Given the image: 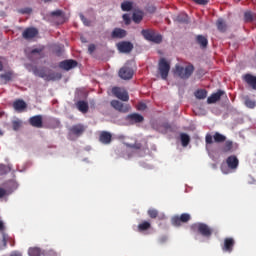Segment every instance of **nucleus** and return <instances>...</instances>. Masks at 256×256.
Listing matches in <instances>:
<instances>
[{"mask_svg": "<svg viewBox=\"0 0 256 256\" xmlns=\"http://www.w3.org/2000/svg\"><path fill=\"white\" fill-rule=\"evenodd\" d=\"M112 94L114 97H117V99H120V101H129V93L121 87H113Z\"/></svg>", "mask_w": 256, "mask_h": 256, "instance_id": "nucleus-10", "label": "nucleus"}, {"mask_svg": "<svg viewBox=\"0 0 256 256\" xmlns=\"http://www.w3.org/2000/svg\"><path fill=\"white\" fill-rule=\"evenodd\" d=\"M110 105L116 109V111H120V113H128L129 109H131V106L124 105L123 103L119 102V100H112Z\"/></svg>", "mask_w": 256, "mask_h": 256, "instance_id": "nucleus-14", "label": "nucleus"}, {"mask_svg": "<svg viewBox=\"0 0 256 256\" xmlns=\"http://www.w3.org/2000/svg\"><path fill=\"white\" fill-rule=\"evenodd\" d=\"M5 195H7V190L4 188H0V199H3Z\"/></svg>", "mask_w": 256, "mask_h": 256, "instance_id": "nucleus-50", "label": "nucleus"}, {"mask_svg": "<svg viewBox=\"0 0 256 256\" xmlns=\"http://www.w3.org/2000/svg\"><path fill=\"white\" fill-rule=\"evenodd\" d=\"M43 49H44V48H36V49H33V50L30 52L31 57H33V55H38V59H42V57L45 56V55L43 54Z\"/></svg>", "mask_w": 256, "mask_h": 256, "instance_id": "nucleus-35", "label": "nucleus"}, {"mask_svg": "<svg viewBox=\"0 0 256 256\" xmlns=\"http://www.w3.org/2000/svg\"><path fill=\"white\" fill-rule=\"evenodd\" d=\"M11 241V236L3 233L2 234V243H3V249H7V243Z\"/></svg>", "mask_w": 256, "mask_h": 256, "instance_id": "nucleus-39", "label": "nucleus"}, {"mask_svg": "<svg viewBox=\"0 0 256 256\" xmlns=\"http://www.w3.org/2000/svg\"><path fill=\"white\" fill-rule=\"evenodd\" d=\"M139 111H145L147 109V104L141 103L138 106Z\"/></svg>", "mask_w": 256, "mask_h": 256, "instance_id": "nucleus-49", "label": "nucleus"}, {"mask_svg": "<svg viewBox=\"0 0 256 256\" xmlns=\"http://www.w3.org/2000/svg\"><path fill=\"white\" fill-rule=\"evenodd\" d=\"M61 125V122L55 118L48 119V124L45 126L46 129H57Z\"/></svg>", "mask_w": 256, "mask_h": 256, "instance_id": "nucleus-27", "label": "nucleus"}, {"mask_svg": "<svg viewBox=\"0 0 256 256\" xmlns=\"http://www.w3.org/2000/svg\"><path fill=\"white\" fill-rule=\"evenodd\" d=\"M242 79L245 83H247V85H249V87H251L252 89H254V91H256V76H254L253 74L247 73L242 76Z\"/></svg>", "mask_w": 256, "mask_h": 256, "instance_id": "nucleus-19", "label": "nucleus"}, {"mask_svg": "<svg viewBox=\"0 0 256 256\" xmlns=\"http://www.w3.org/2000/svg\"><path fill=\"white\" fill-rule=\"evenodd\" d=\"M216 27L218 31H221V33H225L227 31V24L225 23V20H223V18H219L217 20Z\"/></svg>", "mask_w": 256, "mask_h": 256, "instance_id": "nucleus-28", "label": "nucleus"}, {"mask_svg": "<svg viewBox=\"0 0 256 256\" xmlns=\"http://www.w3.org/2000/svg\"><path fill=\"white\" fill-rule=\"evenodd\" d=\"M63 75L59 72H50L46 75V81H59Z\"/></svg>", "mask_w": 256, "mask_h": 256, "instance_id": "nucleus-26", "label": "nucleus"}, {"mask_svg": "<svg viewBox=\"0 0 256 256\" xmlns=\"http://www.w3.org/2000/svg\"><path fill=\"white\" fill-rule=\"evenodd\" d=\"M141 34L143 35L144 39L151 41L152 43L159 44L161 41H163V36H161V34L155 33L153 30L143 29Z\"/></svg>", "mask_w": 256, "mask_h": 256, "instance_id": "nucleus-6", "label": "nucleus"}, {"mask_svg": "<svg viewBox=\"0 0 256 256\" xmlns=\"http://www.w3.org/2000/svg\"><path fill=\"white\" fill-rule=\"evenodd\" d=\"M158 70L161 79L165 81L169 77V71H171V64H169V62H167L165 58H161L158 63Z\"/></svg>", "mask_w": 256, "mask_h": 256, "instance_id": "nucleus-5", "label": "nucleus"}, {"mask_svg": "<svg viewBox=\"0 0 256 256\" xmlns=\"http://www.w3.org/2000/svg\"><path fill=\"white\" fill-rule=\"evenodd\" d=\"M13 108L15 109V111H18V113H23V111H25V109H27V103H25L21 99H18L16 101H14Z\"/></svg>", "mask_w": 256, "mask_h": 256, "instance_id": "nucleus-23", "label": "nucleus"}, {"mask_svg": "<svg viewBox=\"0 0 256 256\" xmlns=\"http://www.w3.org/2000/svg\"><path fill=\"white\" fill-rule=\"evenodd\" d=\"M237 150V144L233 140H226L220 147L219 151L221 155H228Z\"/></svg>", "mask_w": 256, "mask_h": 256, "instance_id": "nucleus-8", "label": "nucleus"}, {"mask_svg": "<svg viewBox=\"0 0 256 256\" xmlns=\"http://www.w3.org/2000/svg\"><path fill=\"white\" fill-rule=\"evenodd\" d=\"M122 19L125 25H131V16L129 14H123Z\"/></svg>", "mask_w": 256, "mask_h": 256, "instance_id": "nucleus-46", "label": "nucleus"}, {"mask_svg": "<svg viewBox=\"0 0 256 256\" xmlns=\"http://www.w3.org/2000/svg\"><path fill=\"white\" fill-rule=\"evenodd\" d=\"M221 247L224 253H233V249L235 248V239L231 237L225 238Z\"/></svg>", "mask_w": 256, "mask_h": 256, "instance_id": "nucleus-12", "label": "nucleus"}, {"mask_svg": "<svg viewBox=\"0 0 256 256\" xmlns=\"http://www.w3.org/2000/svg\"><path fill=\"white\" fill-rule=\"evenodd\" d=\"M180 139H181L182 147H187V145L191 143V137H189L188 134L182 133L180 135Z\"/></svg>", "mask_w": 256, "mask_h": 256, "instance_id": "nucleus-32", "label": "nucleus"}, {"mask_svg": "<svg viewBox=\"0 0 256 256\" xmlns=\"http://www.w3.org/2000/svg\"><path fill=\"white\" fill-rule=\"evenodd\" d=\"M8 243H10L11 247H15V240L13 238H11Z\"/></svg>", "mask_w": 256, "mask_h": 256, "instance_id": "nucleus-53", "label": "nucleus"}, {"mask_svg": "<svg viewBox=\"0 0 256 256\" xmlns=\"http://www.w3.org/2000/svg\"><path fill=\"white\" fill-rule=\"evenodd\" d=\"M60 69H64V71H71V69H75L77 67L76 60H64L59 64Z\"/></svg>", "mask_w": 256, "mask_h": 256, "instance_id": "nucleus-18", "label": "nucleus"}, {"mask_svg": "<svg viewBox=\"0 0 256 256\" xmlns=\"http://www.w3.org/2000/svg\"><path fill=\"white\" fill-rule=\"evenodd\" d=\"M176 21L178 23H187V15L186 14H180L176 17Z\"/></svg>", "mask_w": 256, "mask_h": 256, "instance_id": "nucleus-43", "label": "nucleus"}, {"mask_svg": "<svg viewBox=\"0 0 256 256\" xmlns=\"http://www.w3.org/2000/svg\"><path fill=\"white\" fill-rule=\"evenodd\" d=\"M18 13H20L21 15H31V13H33V9H31L30 7L21 8L18 10Z\"/></svg>", "mask_w": 256, "mask_h": 256, "instance_id": "nucleus-40", "label": "nucleus"}, {"mask_svg": "<svg viewBox=\"0 0 256 256\" xmlns=\"http://www.w3.org/2000/svg\"><path fill=\"white\" fill-rule=\"evenodd\" d=\"M80 19L86 27H91V20L87 19L83 14H80Z\"/></svg>", "mask_w": 256, "mask_h": 256, "instance_id": "nucleus-44", "label": "nucleus"}, {"mask_svg": "<svg viewBox=\"0 0 256 256\" xmlns=\"http://www.w3.org/2000/svg\"><path fill=\"white\" fill-rule=\"evenodd\" d=\"M189 221H191V215L187 213H183L180 216H174L171 219V223L174 227H181V223H189Z\"/></svg>", "mask_w": 256, "mask_h": 256, "instance_id": "nucleus-9", "label": "nucleus"}, {"mask_svg": "<svg viewBox=\"0 0 256 256\" xmlns=\"http://www.w3.org/2000/svg\"><path fill=\"white\" fill-rule=\"evenodd\" d=\"M87 128L83 124H75L69 128L68 139L75 141L74 137H81Z\"/></svg>", "mask_w": 256, "mask_h": 256, "instance_id": "nucleus-4", "label": "nucleus"}, {"mask_svg": "<svg viewBox=\"0 0 256 256\" xmlns=\"http://www.w3.org/2000/svg\"><path fill=\"white\" fill-rule=\"evenodd\" d=\"M0 135H3V131L0 130Z\"/></svg>", "mask_w": 256, "mask_h": 256, "instance_id": "nucleus-58", "label": "nucleus"}, {"mask_svg": "<svg viewBox=\"0 0 256 256\" xmlns=\"http://www.w3.org/2000/svg\"><path fill=\"white\" fill-rule=\"evenodd\" d=\"M62 14H63V12L61 10L52 12V15H55L56 17H61Z\"/></svg>", "mask_w": 256, "mask_h": 256, "instance_id": "nucleus-51", "label": "nucleus"}, {"mask_svg": "<svg viewBox=\"0 0 256 256\" xmlns=\"http://www.w3.org/2000/svg\"><path fill=\"white\" fill-rule=\"evenodd\" d=\"M226 165H221V171L224 175H229L231 171H237V168L239 167V158L235 155H230L226 159Z\"/></svg>", "mask_w": 256, "mask_h": 256, "instance_id": "nucleus-2", "label": "nucleus"}, {"mask_svg": "<svg viewBox=\"0 0 256 256\" xmlns=\"http://www.w3.org/2000/svg\"><path fill=\"white\" fill-rule=\"evenodd\" d=\"M33 73H34V75H36V77H40L41 79L46 81V79H47V72H45V69L35 68L33 70Z\"/></svg>", "mask_w": 256, "mask_h": 256, "instance_id": "nucleus-30", "label": "nucleus"}, {"mask_svg": "<svg viewBox=\"0 0 256 256\" xmlns=\"http://www.w3.org/2000/svg\"><path fill=\"white\" fill-rule=\"evenodd\" d=\"M111 37L112 39H125V37H127V31L122 28H114Z\"/></svg>", "mask_w": 256, "mask_h": 256, "instance_id": "nucleus-21", "label": "nucleus"}, {"mask_svg": "<svg viewBox=\"0 0 256 256\" xmlns=\"http://www.w3.org/2000/svg\"><path fill=\"white\" fill-rule=\"evenodd\" d=\"M122 11H131L133 9V3L130 1H124L121 4Z\"/></svg>", "mask_w": 256, "mask_h": 256, "instance_id": "nucleus-36", "label": "nucleus"}, {"mask_svg": "<svg viewBox=\"0 0 256 256\" xmlns=\"http://www.w3.org/2000/svg\"><path fill=\"white\" fill-rule=\"evenodd\" d=\"M76 108L78 111H80V113H89V103L87 101L79 100L76 103Z\"/></svg>", "mask_w": 256, "mask_h": 256, "instance_id": "nucleus-24", "label": "nucleus"}, {"mask_svg": "<svg viewBox=\"0 0 256 256\" xmlns=\"http://www.w3.org/2000/svg\"><path fill=\"white\" fill-rule=\"evenodd\" d=\"M195 72V66L193 64H188L186 67L176 64L174 68V75H177L180 79L187 80Z\"/></svg>", "mask_w": 256, "mask_h": 256, "instance_id": "nucleus-1", "label": "nucleus"}, {"mask_svg": "<svg viewBox=\"0 0 256 256\" xmlns=\"http://www.w3.org/2000/svg\"><path fill=\"white\" fill-rule=\"evenodd\" d=\"M29 256H41V250L39 248L29 249Z\"/></svg>", "mask_w": 256, "mask_h": 256, "instance_id": "nucleus-42", "label": "nucleus"}, {"mask_svg": "<svg viewBox=\"0 0 256 256\" xmlns=\"http://www.w3.org/2000/svg\"><path fill=\"white\" fill-rule=\"evenodd\" d=\"M11 169L5 165V164H0V175H7Z\"/></svg>", "mask_w": 256, "mask_h": 256, "instance_id": "nucleus-41", "label": "nucleus"}, {"mask_svg": "<svg viewBox=\"0 0 256 256\" xmlns=\"http://www.w3.org/2000/svg\"><path fill=\"white\" fill-rule=\"evenodd\" d=\"M131 147H133L134 149H141V147L139 146H131Z\"/></svg>", "mask_w": 256, "mask_h": 256, "instance_id": "nucleus-57", "label": "nucleus"}, {"mask_svg": "<svg viewBox=\"0 0 256 256\" xmlns=\"http://www.w3.org/2000/svg\"><path fill=\"white\" fill-rule=\"evenodd\" d=\"M29 124L32 127H36V129L43 128V116L42 115H36V116L30 117Z\"/></svg>", "mask_w": 256, "mask_h": 256, "instance_id": "nucleus-16", "label": "nucleus"}, {"mask_svg": "<svg viewBox=\"0 0 256 256\" xmlns=\"http://www.w3.org/2000/svg\"><path fill=\"white\" fill-rule=\"evenodd\" d=\"M44 3H51V0H42Z\"/></svg>", "mask_w": 256, "mask_h": 256, "instance_id": "nucleus-56", "label": "nucleus"}, {"mask_svg": "<svg viewBox=\"0 0 256 256\" xmlns=\"http://www.w3.org/2000/svg\"><path fill=\"white\" fill-rule=\"evenodd\" d=\"M244 105L248 108V109H255L256 107V101L249 98V96H245L244 97Z\"/></svg>", "mask_w": 256, "mask_h": 256, "instance_id": "nucleus-29", "label": "nucleus"}, {"mask_svg": "<svg viewBox=\"0 0 256 256\" xmlns=\"http://www.w3.org/2000/svg\"><path fill=\"white\" fill-rule=\"evenodd\" d=\"M213 139H214V143H225L227 140V136L219 132H215L213 136L211 134H206L205 136L206 147L207 145H213Z\"/></svg>", "mask_w": 256, "mask_h": 256, "instance_id": "nucleus-7", "label": "nucleus"}, {"mask_svg": "<svg viewBox=\"0 0 256 256\" xmlns=\"http://www.w3.org/2000/svg\"><path fill=\"white\" fill-rule=\"evenodd\" d=\"M147 213L150 219H157L159 217V211L157 209L150 208Z\"/></svg>", "mask_w": 256, "mask_h": 256, "instance_id": "nucleus-37", "label": "nucleus"}, {"mask_svg": "<svg viewBox=\"0 0 256 256\" xmlns=\"http://www.w3.org/2000/svg\"><path fill=\"white\" fill-rule=\"evenodd\" d=\"M133 69L129 66H124L119 70V77L124 80L133 79Z\"/></svg>", "mask_w": 256, "mask_h": 256, "instance_id": "nucleus-15", "label": "nucleus"}, {"mask_svg": "<svg viewBox=\"0 0 256 256\" xmlns=\"http://www.w3.org/2000/svg\"><path fill=\"white\" fill-rule=\"evenodd\" d=\"M196 5H207L209 3V0H193Z\"/></svg>", "mask_w": 256, "mask_h": 256, "instance_id": "nucleus-48", "label": "nucleus"}, {"mask_svg": "<svg viewBox=\"0 0 256 256\" xmlns=\"http://www.w3.org/2000/svg\"><path fill=\"white\" fill-rule=\"evenodd\" d=\"M196 43L200 46L201 49H207V46L209 45V40L203 35H197Z\"/></svg>", "mask_w": 256, "mask_h": 256, "instance_id": "nucleus-25", "label": "nucleus"}, {"mask_svg": "<svg viewBox=\"0 0 256 256\" xmlns=\"http://www.w3.org/2000/svg\"><path fill=\"white\" fill-rule=\"evenodd\" d=\"M5 229V224H3V221H0V231H3Z\"/></svg>", "mask_w": 256, "mask_h": 256, "instance_id": "nucleus-54", "label": "nucleus"}, {"mask_svg": "<svg viewBox=\"0 0 256 256\" xmlns=\"http://www.w3.org/2000/svg\"><path fill=\"white\" fill-rule=\"evenodd\" d=\"M12 128H13L14 131H19V129H21V122L13 121L12 122Z\"/></svg>", "mask_w": 256, "mask_h": 256, "instance_id": "nucleus-47", "label": "nucleus"}, {"mask_svg": "<svg viewBox=\"0 0 256 256\" xmlns=\"http://www.w3.org/2000/svg\"><path fill=\"white\" fill-rule=\"evenodd\" d=\"M119 53H131L133 51V43L129 41H122L116 45Z\"/></svg>", "mask_w": 256, "mask_h": 256, "instance_id": "nucleus-13", "label": "nucleus"}, {"mask_svg": "<svg viewBox=\"0 0 256 256\" xmlns=\"http://www.w3.org/2000/svg\"><path fill=\"white\" fill-rule=\"evenodd\" d=\"M125 121H127L129 125H135L137 123H143V121H145V118L139 113H132L125 117Z\"/></svg>", "mask_w": 256, "mask_h": 256, "instance_id": "nucleus-11", "label": "nucleus"}, {"mask_svg": "<svg viewBox=\"0 0 256 256\" xmlns=\"http://www.w3.org/2000/svg\"><path fill=\"white\" fill-rule=\"evenodd\" d=\"M151 227V222L149 221H143L138 225V231L140 233H143V231H149V228Z\"/></svg>", "mask_w": 256, "mask_h": 256, "instance_id": "nucleus-31", "label": "nucleus"}, {"mask_svg": "<svg viewBox=\"0 0 256 256\" xmlns=\"http://www.w3.org/2000/svg\"><path fill=\"white\" fill-rule=\"evenodd\" d=\"M37 35H39V30L33 27L26 28L22 33L23 39H34Z\"/></svg>", "mask_w": 256, "mask_h": 256, "instance_id": "nucleus-17", "label": "nucleus"}, {"mask_svg": "<svg viewBox=\"0 0 256 256\" xmlns=\"http://www.w3.org/2000/svg\"><path fill=\"white\" fill-rule=\"evenodd\" d=\"M112 139H113V136L111 135V133H109L107 131L101 132V134L99 136V141H100V143H103V145H109L111 143Z\"/></svg>", "mask_w": 256, "mask_h": 256, "instance_id": "nucleus-22", "label": "nucleus"}, {"mask_svg": "<svg viewBox=\"0 0 256 256\" xmlns=\"http://www.w3.org/2000/svg\"><path fill=\"white\" fill-rule=\"evenodd\" d=\"M225 95V91L218 90L216 93H213L211 96L207 98L208 105H213V103H217V101L221 100V97Z\"/></svg>", "mask_w": 256, "mask_h": 256, "instance_id": "nucleus-20", "label": "nucleus"}, {"mask_svg": "<svg viewBox=\"0 0 256 256\" xmlns=\"http://www.w3.org/2000/svg\"><path fill=\"white\" fill-rule=\"evenodd\" d=\"M132 19L134 23H139L140 21H143V12L141 11L134 12Z\"/></svg>", "mask_w": 256, "mask_h": 256, "instance_id": "nucleus-34", "label": "nucleus"}, {"mask_svg": "<svg viewBox=\"0 0 256 256\" xmlns=\"http://www.w3.org/2000/svg\"><path fill=\"white\" fill-rule=\"evenodd\" d=\"M244 19L247 23H251V21H253V14H251V12H246L244 14Z\"/></svg>", "mask_w": 256, "mask_h": 256, "instance_id": "nucleus-45", "label": "nucleus"}, {"mask_svg": "<svg viewBox=\"0 0 256 256\" xmlns=\"http://www.w3.org/2000/svg\"><path fill=\"white\" fill-rule=\"evenodd\" d=\"M12 78H13V73L11 72H6L0 75V79H3L5 83H8V81H11Z\"/></svg>", "mask_w": 256, "mask_h": 256, "instance_id": "nucleus-38", "label": "nucleus"}, {"mask_svg": "<svg viewBox=\"0 0 256 256\" xmlns=\"http://www.w3.org/2000/svg\"><path fill=\"white\" fill-rule=\"evenodd\" d=\"M88 51L89 53H93V51H95V45L94 44L89 45Z\"/></svg>", "mask_w": 256, "mask_h": 256, "instance_id": "nucleus-52", "label": "nucleus"}, {"mask_svg": "<svg viewBox=\"0 0 256 256\" xmlns=\"http://www.w3.org/2000/svg\"><path fill=\"white\" fill-rule=\"evenodd\" d=\"M196 99H207V90L200 89L195 92Z\"/></svg>", "mask_w": 256, "mask_h": 256, "instance_id": "nucleus-33", "label": "nucleus"}, {"mask_svg": "<svg viewBox=\"0 0 256 256\" xmlns=\"http://www.w3.org/2000/svg\"><path fill=\"white\" fill-rule=\"evenodd\" d=\"M192 231H198L202 237L209 239L213 235V229L205 223H195L191 225Z\"/></svg>", "mask_w": 256, "mask_h": 256, "instance_id": "nucleus-3", "label": "nucleus"}, {"mask_svg": "<svg viewBox=\"0 0 256 256\" xmlns=\"http://www.w3.org/2000/svg\"><path fill=\"white\" fill-rule=\"evenodd\" d=\"M0 71H3V62L0 61Z\"/></svg>", "mask_w": 256, "mask_h": 256, "instance_id": "nucleus-55", "label": "nucleus"}]
</instances>
